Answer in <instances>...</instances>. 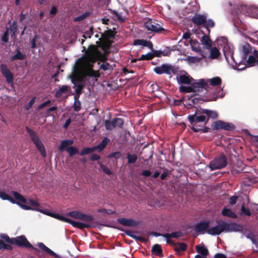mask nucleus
<instances>
[{
  "instance_id": "nucleus-1",
  "label": "nucleus",
  "mask_w": 258,
  "mask_h": 258,
  "mask_svg": "<svg viewBox=\"0 0 258 258\" xmlns=\"http://www.w3.org/2000/svg\"><path fill=\"white\" fill-rule=\"evenodd\" d=\"M109 47L108 44L106 48L102 47L104 53H102L98 47L94 45H90L85 54L76 61L69 77L75 86H77L76 90L77 93L81 92L83 84H93L97 80L96 78L99 77L98 72L93 70V66L97 60L104 61L106 59V54L108 53Z\"/></svg>"
},
{
  "instance_id": "nucleus-2",
  "label": "nucleus",
  "mask_w": 258,
  "mask_h": 258,
  "mask_svg": "<svg viewBox=\"0 0 258 258\" xmlns=\"http://www.w3.org/2000/svg\"><path fill=\"white\" fill-rule=\"evenodd\" d=\"M29 203L32 207L22 204L21 203H19V202L17 203V204L24 210H32L39 212L41 213L50 216L57 220H60L63 222H67L71 224L74 227L79 228L80 229H83L84 228L88 227L89 226V225L87 223L74 221L66 217L61 216L58 214L52 213L46 210L40 209H39L40 205L36 200L30 199L29 200Z\"/></svg>"
},
{
  "instance_id": "nucleus-3",
  "label": "nucleus",
  "mask_w": 258,
  "mask_h": 258,
  "mask_svg": "<svg viewBox=\"0 0 258 258\" xmlns=\"http://www.w3.org/2000/svg\"><path fill=\"white\" fill-rule=\"evenodd\" d=\"M216 43L218 46H220L222 49L227 61L229 62L231 58L235 63H237L233 57V46L228 42V40L224 37H218L216 40Z\"/></svg>"
},
{
  "instance_id": "nucleus-4",
  "label": "nucleus",
  "mask_w": 258,
  "mask_h": 258,
  "mask_svg": "<svg viewBox=\"0 0 258 258\" xmlns=\"http://www.w3.org/2000/svg\"><path fill=\"white\" fill-rule=\"evenodd\" d=\"M204 88H208L205 79H199L194 80L190 86L181 87L180 90L182 92L197 93L201 91Z\"/></svg>"
},
{
  "instance_id": "nucleus-5",
  "label": "nucleus",
  "mask_w": 258,
  "mask_h": 258,
  "mask_svg": "<svg viewBox=\"0 0 258 258\" xmlns=\"http://www.w3.org/2000/svg\"><path fill=\"white\" fill-rule=\"evenodd\" d=\"M250 50L251 47L248 43H245L243 45L241 48L243 59L242 60L240 61L235 60L237 62V63H235L236 65V70L238 71H242L246 68V65L245 63H242V61H244V60H246L247 55L251 53Z\"/></svg>"
},
{
  "instance_id": "nucleus-6",
  "label": "nucleus",
  "mask_w": 258,
  "mask_h": 258,
  "mask_svg": "<svg viewBox=\"0 0 258 258\" xmlns=\"http://www.w3.org/2000/svg\"><path fill=\"white\" fill-rule=\"evenodd\" d=\"M28 132L31 139L33 141L35 145L37 148L38 150L40 151L41 154L43 157H45L46 156L45 148L40 140L39 137L36 133L30 129H27Z\"/></svg>"
},
{
  "instance_id": "nucleus-7",
  "label": "nucleus",
  "mask_w": 258,
  "mask_h": 258,
  "mask_svg": "<svg viewBox=\"0 0 258 258\" xmlns=\"http://www.w3.org/2000/svg\"><path fill=\"white\" fill-rule=\"evenodd\" d=\"M227 165V159L225 155H222L215 158L209 164V167L211 170L221 169Z\"/></svg>"
},
{
  "instance_id": "nucleus-8",
  "label": "nucleus",
  "mask_w": 258,
  "mask_h": 258,
  "mask_svg": "<svg viewBox=\"0 0 258 258\" xmlns=\"http://www.w3.org/2000/svg\"><path fill=\"white\" fill-rule=\"evenodd\" d=\"M66 215L84 222H92L93 218L92 216L85 214L79 211H73L66 213Z\"/></svg>"
},
{
  "instance_id": "nucleus-9",
  "label": "nucleus",
  "mask_w": 258,
  "mask_h": 258,
  "mask_svg": "<svg viewBox=\"0 0 258 258\" xmlns=\"http://www.w3.org/2000/svg\"><path fill=\"white\" fill-rule=\"evenodd\" d=\"M144 25L148 30L153 32H158L163 30L160 22L151 19H146Z\"/></svg>"
},
{
  "instance_id": "nucleus-10",
  "label": "nucleus",
  "mask_w": 258,
  "mask_h": 258,
  "mask_svg": "<svg viewBox=\"0 0 258 258\" xmlns=\"http://www.w3.org/2000/svg\"><path fill=\"white\" fill-rule=\"evenodd\" d=\"M212 127L214 130L223 129L225 130L231 131L233 130L235 126L232 123L225 122L222 120H217L212 123Z\"/></svg>"
},
{
  "instance_id": "nucleus-11",
  "label": "nucleus",
  "mask_w": 258,
  "mask_h": 258,
  "mask_svg": "<svg viewBox=\"0 0 258 258\" xmlns=\"http://www.w3.org/2000/svg\"><path fill=\"white\" fill-rule=\"evenodd\" d=\"M218 224L214 227L209 228L207 232L211 235H219L223 232H225L224 221L218 222Z\"/></svg>"
},
{
  "instance_id": "nucleus-12",
  "label": "nucleus",
  "mask_w": 258,
  "mask_h": 258,
  "mask_svg": "<svg viewBox=\"0 0 258 258\" xmlns=\"http://www.w3.org/2000/svg\"><path fill=\"white\" fill-rule=\"evenodd\" d=\"M154 71L157 74H171L173 72V67L168 64H163L161 66L155 67Z\"/></svg>"
},
{
  "instance_id": "nucleus-13",
  "label": "nucleus",
  "mask_w": 258,
  "mask_h": 258,
  "mask_svg": "<svg viewBox=\"0 0 258 258\" xmlns=\"http://www.w3.org/2000/svg\"><path fill=\"white\" fill-rule=\"evenodd\" d=\"M11 244H16L20 246L32 247V245L24 236H18L16 238H12Z\"/></svg>"
},
{
  "instance_id": "nucleus-14",
  "label": "nucleus",
  "mask_w": 258,
  "mask_h": 258,
  "mask_svg": "<svg viewBox=\"0 0 258 258\" xmlns=\"http://www.w3.org/2000/svg\"><path fill=\"white\" fill-rule=\"evenodd\" d=\"M1 72L8 83L13 84V75L11 71L8 69L7 66L4 64L1 65Z\"/></svg>"
},
{
  "instance_id": "nucleus-15",
  "label": "nucleus",
  "mask_w": 258,
  "mask_h": 258,
  "mask_svg": "<svg viewBox=\"0 0 258 258\" xmlns=\"http://www.w3.org/2000/svg\"><path fill=\"white\" fill-rule=\"evenodd\" d=\"M188 119L190 121V123L195 127H198L197 123L198 122H204L205 124L207 123V120H206V116L204 115L202 116H196V114L189 115Z\"/></svg>"
},
{
  "instance_id": "nucleus-16",
  "label": "nucleus",
  "mask_w": 258,
  "mask_h": 258,
  "mask_svg": "<svg viewBox=\"0 0 258 258\" xmlns=\"http://www.w3.org/2000/svg\"><path fill=\"white\" fill-rule=\"evenodd\" d=\"M225 232H239L242 230V226L238 224L232 223H228L224 222Z\"/></svg>"
},
{
  "instance_id": "nucleus-17",
  "label": "nucleus",
  "mask_w": 258,
  "mask_h": 258,
  "mask_svg": "<svg viewBox=\"0 0 258 258\" xmlns=\"http://www.w3.org/2000/svg\"><path fill=\"white\" fill-rule=\"evenodd\" d=\"M206 57L204 55V53H201V55L200 57L198 56H188L184 60L190 66L197 64L198 63L201 62L203 58H205Z\"/></svg>"
},
{
  "instance_id": "nucleus-18",
  "label": "nucleus",
  "mask_w": 258,
  "mask_h": 258,
  "mask_svg": "<svg viewBox=\"0 0 258 258\" xmlns=\"http://www.w3.org/2000/svg\"><path fill=\"white\" fill-rule=\"evenodd\" d=\"M177 80L179 83L186 84H191L194 81V79L186 73L177 76Z\"/></svg>"
},
{
  "instance_id": "nucleus-19",
  "label": "nucleus",
  "mask_w": 258,
  "mask_h": 258,
  "mask_svg": "<svg viewBox=\"0 0 258 258\" xmlns=\"http://www.w3.org/2000/svg\"><path fill=\"white\" fill-rule=\"evenodd\" d=\"M12 194L14 196L15 200L17 201V202H15L14 200H13L12 198H11L9 197V199H8V200L11 202L12 203L17 204V203L19 202V203H22L24 204H27L26 199L18 192L16 191H12Z\"/></svg>"
},
{
  "instance_id": "nucleus-20",
  "label": "nucleus",
  "mask_w": 258,
  "mask_h": 258,
  "mask_svg": "<svg viewBox=\"0 0 258 258\" xmlns=\"http://www.w3.org/2000/svg\"><path fill=\"white\" fill-rule=\"evenodd\" d=\"M257 53H258V51L254 50L252 54L249 55L247 59H246V60H244V61L247 62L249 67L254 66L256 62L257 64L258 57L256 56Z\"/></svg>"
},
{
  "instance_id": "nucleus-21",
  "label": "nucleus",
  "mask_w": 258,
  "mask_h": 258,
  "mask_svg": "<svg viewBox=\"0 0 258 258\" xmlns=\"http://www.w3.org/2000/svg\"><path fill=\"white\" fill-rule=\"evenodd\" d=\"M205 81L207 88H208L209 85L216 87L220 85L222 83L221 78L218 76L205 79Z\"/></svg>"
},
{
  "instance_id": "nucleus-22",
  "label": "nucleus",
  "mask_w": 258,
  "mask_h": 258,
  "mask_svg": "<svg viewBox=\"0 0 258 258\" xmlns=\"http://www.w3.org/2000/svg\"><path fill=\"white\" fill-rule=\"evenodd\" d=\"M118 222L122 225L135 227L138 225V222L132 219L120 218L118 220Z\"/></svg>"
},
{
  "instance_id": "nucleus-23",
  "label": "nucleus",
  "mask_w": 258,
  "mask_h": 258,
  "mask_svg": "<svg viewBox=\"0 0 258 258\" xmlns=\"http://www.w3.org/2000/svg\"><path fill=\"white\" fill-rule=\"evenodd\" d=\"M210 222L208 221H203L198 223L196 226V232L203 233L206 230H208Z\"/></svg>"
},
{
  "instance_id": "nucleus-24",
  "label": "nucleus",
  "mask_w": 258,
  "mask_h": 258,
  "mask_svg": "<svg viewBox=\"0 0 258 258\" xmlns=\"http://www.w3.org/2000/svg\"><path fill=\"white\" fill-rule=\"evenodd\" d=\"M207 17L203 15L198 14L196 15L192 18V21L197 25L204 24Z\"/></svg>"
},
{
  "instance_id": "nucleus-25",
  "label": "nucleus",
  "mask_w": 258,
  "mask_h": 258,
  "mask_svg": "<svg viewBox=\"0 0 258 258\" xmlns=\"http://www.w3.org/2000/svg\"><path fill=\"white\" fill-rule=\"evenodd\" d=\"M246 14L250 17L258 19V7H251L248 8L246 10Z\"/></svg>"
},
{
  "instance_id": "nucleus-26",
  "label": "nucleus",
  "mask_w": 258,
  "mask_h": 258,
  "mask_svg": "<svg viewBox=\"0 0 258 258\" xmlns=\"http://www.w3.org/2000/svg\"><path fill=\"white\" fill-rule=\"evenodd\" d=\"M182 234L179 232H174L170 234H166L162 236L166 239V241L168 243H171L170 239L172 238H178L181 236Z\"/></svg>"
},
{
  "instance_id": "nucleus-27",
  "label": "nucleus",
  "mask_w": 258,
  "mask_h": 258,
  "mask_svg": "<svg viewBox=\"0 0 258 258\" xmlns=\"http://www.w3.org/2000/svg\"><path fill=\"white\" fill-rule=\"evenodd\" d=\"M202 113L206 114L212 119H216L218 117V113L215 110H212L207 109H202Z\"/></svg>"
},
{
  "instance_id": "nucleus-28",
  "label": "nucleus",
  "mask_w": 258,
  "mask_h": 258,
  "mask_svg": "<svg viewBox=\"0 0 258 258\" xmlns=\"http://www.w3.org/2000/svg\"><path fill=\"white\" fill-rule=\"evenodd\" d=\"M74 141L72 140H66L61 142L60 146L58 149L60 151H63L64 150L69 147V146L73 144Z\"/></svg>"
},
{
  "instance_id": "nucleus-29",
  "label": "nucleus",
  "mask_w": 258,
  "mask_h": 258,
  "mask_svg": "<svg viewBox=\"0 0 258 258\" xmlns=\"http://www.w3.org/2000/svg\"><path fill=\"white\" fill-rule=\"evenodd\" d=\"M134 44L135 45H141L144 46H147L151 48L152 46V43L145 40L137 39L134 41Z\"/></svg>"
},
{
  "instance_id": "nucleus-30",
  "label": "nucleus",
  "mask_w": 258,
  "mask_h": 258,
  "mask_svg": "<svg viewBox=\"0 0 258 258\" xmlns=\"http://www.w3.org/2000/svg\"><path fill=\"white\" fill-rule=\"evenodd\" d=\"M108 141V139L107 138H104L100 144L94 147V150H97L98 152L102 151L106 146Z\"/></svg>"
},
{
  "instance_id": "nucleus-31",
  "label": "nucleus",
  "mask_w": 258,
  "mask_h": 258,
  "mask_svg": "<svg viewBox=\"0 0 258 258\" xmlns=\"http://www.w3.org/2000/svg\"><path fill=\"white\" fill-rule=\"evenodd\" d=\"M38 246L42 249L43 251L49 253L50 254L53 255L56 257H58V255L56 254L54 252L51 250L50 248L46 246L43 243H38L37 244Z\"/></svg>"
},
{
  "instance_id": "nucleus-32",
  "label": "nucleus",
  "mask_w": 258,
  "mask_h": 258,
  "mask_svg": "<svg viewBox=\"0 0 258 258\" xmlns=\"http://www.w3.org/2000/svg\"><path fill=\"white\" fill-rule=\"evenodd\" d=\"M202 43L204 46L205 48L209 49L211 47L212 43L209 38L206 35H204L202 38Z\"/></svg>"
},
{
  "instance_id": "nucleus-33",
  "label": "nucleus",
  "mask_w": 258,
  "mask_h": 258,
  "mask_svg": "<svg viewBox=\"0 0 258 258\" xmlns=\"http://www.w3.org/2000/svg\"><path fill=\"white\" fill-rule=\"evenodd\" d=\"M70 88L69 86L64 85L59 88V90L56 92V97H59L62 94H67L69 91Z\"/></svg>"
},
{
  "instance_id": "nucleus-34",
  "label": "nucleus",
  "mask_w": 258,
  "mask_h": 258,
  "mask_svg": "<svg viewBox=\"0 0 258 258\" xmlns=\"http://www.w3.org/2000/svg\"><path fill=\"white\" fill-rule=\"evenodd\" d=\"M196 249L198 253H201L204 256H206L209 253L208 250L204 246L203 244L197 245Z\"/></svg>"
},
{
  "instance_id": "nucleus-35",
  "label": "nucleus",
  "mask_w": 258,
  "mask_h": 258,
  "mask_svg": "<svg viewBox=\"0 0 258 258\" xmlns=\"http://www.w3.org/2000/svg\"><path fill=\"white\" fill-rule=\"evenodd\" d=\"M222 214L224 216H227L230 218H235L237 217V215L232 212L230 209L224 208L222 211Z\"/></svg>"
},
{
  "instance_id": "nucleus-36",
  "label": "nucleus",
  "mask_w": 258,
  "mask_h": 258,
  "mask_svg": "<svg viewBox=\"0 0 258 258\" xmlns=\"http://www.w3.org/2000/svg\"><path fill=\"white\" fill-rule=\"evenodd\" d=\"M154 55L152 53L149 52L146 54H143L142 56L138 59H134L131 60L132 63L136 62L137 60H149L151 59L153 57Z\"/></svg>"
},
{
  "instance_id": "nucleus-37",
  "label": "nucleus",
  "mask_w": 258,
  "mask_h": 258,
  "mask_svg": "<svg viewBox=\"0 0 258 258\" xmlns=\"http://www.w3.org/2000/svg\"><path fill=\"white\" fill-rule=\"evenodd\" d=\"M220 55V52L218 48L214 47L211 48L210 51V57L212 59H217Z\"/></svg>"
},
{
  "instance_id": "nucleus-38",
  "label": "nucleus",
  "mask_w": 258,
  "mask_h": 258,
  "mask_svg": "<svg viewBox=\"0 0 258 258\" xmlns=\"http://www.w3.org/2000/svg\"><path fill=\"white\" fill-rule=\"evenodd\" d=\"M25 57V55L24 54L22 53L19 51H17V53L11 57V60L15 59L23 60Z\"/></svg>"
},
{
  "instance_id": "nucleus-39",
  "label": "nucleus",
  "mask_w": 258,
  "mask_h": 258,
  "mask_svg": "<svg viewBox=\"0 0 258 258\" xmlns=\"http://www.w3.org/2000/svg\"><path fill=\"white\" fill-rule=\"evenodd\" d=\"M152 252L156 255H160L162 252L161 248L158 244L154 245L152 247Z\"/></svg>"
},
{
  "instance_id": "nucleus-40",
  "label": "nucleus",
  "mask_w": 258,
  "mask_h": 258,
  "mask_svg": "<svg viewBox=\"0 0 258 258\" xmlns=\"http://www.w3.org/2000/svg\"><path fill=\"white\" fill-rule=\"evenodd\" d=\"M75 101L74 104V109L76 111H79L81 109V103L77 96L74 97Z\"/></svg>"
},
{
  "instance_id": "nucleus-41",
  "label": "nucleus",
  "mask_w": 258,
  "mask_h": 258,
  "mask_svg": "<svg viewBox=\"0 0 258 258\" xmlns=\"http://www.w3.org/2000/svg\"><path fill=\"white\" fill-rule=\"evenodd\" d=\"M204 24L205 25V26L207 29V30L209 33L210 32L209 28H213L215 26V23L214 21L212 19H209L207 21L206 20Z\"/></svg>"
},
{
  "instance_id": "nucleus-42",
  "label": "nucleus",
  "mask_w": 258,
  "mask_h": 258,
  "mask_svg": "<svg viewBox=\"0 0 258 258\" xmlns=\"http://www.w3.org/2000/svg\"><path fill=\"white\" fill-rule=\"evenodd\" d=\"M66 151L68 152L70 156H73L78 153V149L75 147H69L66 149Z\"/></svg>"
},
{
  "instance_id": "nucleus-43",
  "label": "nucleus",
  "mask_w": 258,
  "mask_h": 258,
  "mask_svg": "<svg viewBox=\"0 0 258 258\" xmlns=\"http://www.w3.org/2000/svg\"><path fill=\"white\" fill-rule=\"evenodd\" d=\"M186 245L184 243H179L176 245L175 249L176 251H183L185 250Z\"/></svg>"
},
{
  "instance_id": "nucleus-44",
  "label": "nucleus",
  "mask_w": 258,
  "mask_h": 258,
  "mask_svg": "<svg viewBox=\"0 0 258 258\" xmlns=\"http://www.w3.org/2000/svg\"><path fill=\"white\" fill-rule=\"evenodd\" d=\"M95 151L94 147L92 148H85L83 149L80 152V155H84L86 154H90L93 151Z\"/></svg>"
},
{
  "instance_id": "nucleus-45",
  "label": "nucleus",
  "mask_w": 258,
  "mask_h": 258,
  "mask_svg": "<svg viewBox=\"0 0 258 258\" xmlns=\"http://www.w3.org/2000/svg\"><path fill=\"white\" fill-rule=\"evenodd\" d=\"M105 126L107 130H111L115 127L113 120L107 121L106 120L105 122Z\"/></svg>"
},
{
  "instance_id": "nucleus-46",
  "label": "nucleus",
  "mask_w": 258,
  "mask_h": 258,
  "mask_svg": "<svg viewBox=\"0 0 258 258\" xmlns=\"http://www.w3.org/2000/svg\"><path fill=\"white\" fill-rule=\"evenodd\" d=\"M98 163L99 164L100 169L106 174L110 175L112 172L110 170V169L107 168L106 166H104L101 163L98 162Z\"/></svg>"
},
{
  "instance_id": "nucleus-47",
  "label": "nucleus",
  "mask_w": 258,
  "mask_h": 258,
  "mask_svg": "<svg viewBox=\"0 0 258 258\" xmlns=\"http://www.w3.org/2000/svg\"><path fill=\"white\" fill-rule=\"evenodd\" d=\"M192 130L195 132H201L202 133H207L209 131V128L207 127H204L203 128H199L198 127L193 126Z\"/></svg>"
},
{
  "instance_id": "nucleus-48",
  "label": "nucleus",
  "mask_w": 258,
  "mask_h": 258,
  "mask_svg": "<svg viewBox=\"0 0 258 258\" xmlns=\"http://www.w3.org/2000/svg\"><path fill=\"white\" fill-rule=\"evenodd\" d=\"M92 35H93V28L90 27L89 29L85 32L83 36L85 39H87L91 38Z\"/></svg>"
},
{
  "instance_id": "nucleus-49",
  "label": "nucleus",
  "mask_w": 258,
  "mask_h": 258,
  "mask_svg": "<svg viewBox=\"0 0 258 258\" xmlns=\"http://www.w3.org/2000/svg\"><path fill=\"white\" fill-rule=\"evenodd\" d=\"M191 49L194 51L200 53L201 54V53H203V51L201 50V47L199 44H192Z\"/></svg>"
},
{
  "instance_id": "nucleus-50",
  "label": "nucleus",
  "mask_w": 258,
  "mask_h": 258,
  "mask_svg": "<svg viewBox=\"0 0 258 258\" xmlns=\"http://www.w3.org/2000/svg\"><path fill=\"white\" fill-rule=\"evenodd\" d=\"M113 120L114 122L115 127H121L123 124V121L121 118H115Z\"/></svg>"
},
{
  "instance_id": "nucleus-51",
  "label": "nucleus",
  "mask_w": 258,
  "mask_h": 258,
  "mask_svg": "<svg viewBox=\"0 0 258 258\" xmlns=\"http://www.w3.org/2000/svg\"><path fill=\"white\" fill-rule=\"evenodd\" d=\"M127 158L128 163H134L136 161L137 159V157L135 155L128 154Z\"/></svg>"
},
{
  "instance_id": "nucleus-52",
  "label": "nucleus",
  "mask_w": 258,
  "mask_h": 258,
  "mask_svg": "<svg viewBox=\"0 0 258 258\" xmlns=\"http://www.w3.org/2000/svg\"><path fill=\"white\" fill-rule=\"evenodd\" d=\"M36 97H33L30 101L25 106L24 108L26 110H29L32 106L34 103Z\"/></svg>"
},
{
  "instance_id": "nucleus-53",
  "label": "nucleus",
  "mask_w": 258,
  "mask_h": 258,
  "mask_svg": "<svg viewBox=\"0 0 258 258\" xmlns=\"http://www.w3.org/2000/svg\"><path fill=\"white\" fill-rule=\"evenodd\" d=\"M87 16V14H83L82 15H81V16H79L78 17H77L76 18H75L74 19V21L75 22H77V21H82L83 20H84L85 18H86Z\"/></svg>"
},
{
  "instance_id": "nucleus-54",
  "label": "nucleus",
  "mask_w": 258,
  "mask_h": 258,
  "mask_svg": "<svg viewBox=\"0 0 258 258\" xmlns=\"http://www.w3.org/2000/svg\"><path fill=\"white\" fill-rule=\"evenodd\" d=\"M0 237L4 239L6 242L11 243L12 238H10L7 235L1 234H0Z\"/></svg>"
},
{
  "instance_id": "nucleus-55",
  "label": "nucleus",
  "mask_w": 258,
  "mask_h": 258,
  "mask_svg": "<svg viewBox=\"0 0 258 258\" xmlns=\"http://www.w3.org/2000/svg\"><path fill=\"white\" fill-rule=\"evenodd\" d=\"M241 213L242 214L250 216L251 215L250 212L248 210L246 209L243 206H242L241 208Z\"/></svg>"
},
{
  "instance_id": "nucleus-56",
  "label": "nucleus",
  "mask_w": 258,
  "mask_h": 258,
  "mask_svg": "<svg viewBox=\"0 0 258 258\" xmlns=\"http://www.w3.org/2000/svg\"><path fill=\"white\" fill-rule=\"evenodd\" d=\"M100 68L104 71L108 70L111 69V66L108 63H103L101 66Z\"/></svg>"
},
{
  "instance_id": "nucleus-57",
  "label": "nucleus",
  "mask_w": 258,
  "mask_h": 258,
  "mask_svg": "<svg viewBox=\"0 0 258 258\" xmlns=\"http://www.w3.org/2000/svg\"><path fill=\"white\" fill-rule=\"evenodd\" d=\"M0 198L3 200H8L9 196L4 192H0Z\"/></svg>"
},
{
  "instance_id": "nucleus-58",
  "label": "nucleus",
  "mask_w": 258,
  "mask_h": 258,
  "mask_svg": "<svg viewBox=\"0 0 258 258\" xmlns=\"http://www.w3.org/2000/svg\"><path fill=\"white\" fill-rule=\"evenodd\" d=\"M8 34H9V29H7V31L4 33V34L2 37V40L5 42H7L8 40Z\"/></svg>"
},
{
  "instance_id": "nucleus-59",
  "label": "nucleus",
  "mask_w": 258,
  "mask_h": 258,
  "mask_svg": "<svg viewBox=\"0 0 258 258\" xmlns=\"http://www.w3.org/2000/svg\"><path fill=\"white\" fill-rule=\"evenodd\" d=\"M37 36L35 35L31 40V47L32 48H34L36 47V39H37Z\"/></svg>"
},
{
  "instance_id": "nucleus-60",
  "label": "nucleus",
  "mask_w": 258,
  "mask_h": 258,
  "mask_svg": "<svg viewBox=\"0 0 258 258\" xmlns=\"http://www.w3.org/2000/svg\"><path fill=\"white\" fill-rule=\"evenodd\" d=\"M99 212L102 213L103 214H112L113 213V211L111 210H106V209H100L99 211Z\"/></svg>"
},
{
  "instance_id": "nucleus-61",
  "label": "nucleus",
  "mask_w": 258,
  "mask_h": 258,
  "mask_svg": "<svg viewBox=\"0 0 258 258\" xmlns=\"http://www.w3.org/2000/svg\"><path fill=\"white\" fill-rule=\"evenodd\" d=\"M237 197H231L229 199V203L231 205H234L236 203L237 200Z\"/></svg>"
},
{
  "instance_id": "nucleus-62",
  "label": "nucleus",
  "mask_w": 258,
  "mask_h": 258,
  "mask_svg": "<svg viewBox=\"0 0 258 258\" xmlns=\"http://www.w3.org/2000/svg\"><path fill=\"white\" fill-rule=\"evenodd\" d=\"M71 122V119L70 118L68 119L67 120V121H66V122L64 123V124L63 125V127L64 129H67L68 128V127L69 126V125L70 124Z\"/></svg>"
},
{
  "instance_id": "nucleus-63",
  "label": "nucleus",
  "mask_w": 258,
  "mask_h": 258,
  "mask_svg": "<svg viewBox=\"0 0 258 258\" xmlns=\"http://www.w3.org/2000/svg\"><path fill=\"white\" fill-rule=\"evenodd\" d=\"M50 100H47L46 102H45L44 103L40 104L38 107V109H41L43 108V107L46 106L47 104H48L50 103Z\"/></svg>"
},
{
  "instance_id": "nucleus-64",
  "label": "nucleus",
  "mask_w": 258,
  "mask_h": 258,
  "mask_svg": "<svg viewBox=\"0 0 258 258\" xmlns=\"http://www.w3.org/2000/svg\"><path fill=\"white\" fill-rule=\"evenodd\" d=\"M214 258H226V256L221 253H217L215 255Z\"/></svg>"
}]
</instances>
